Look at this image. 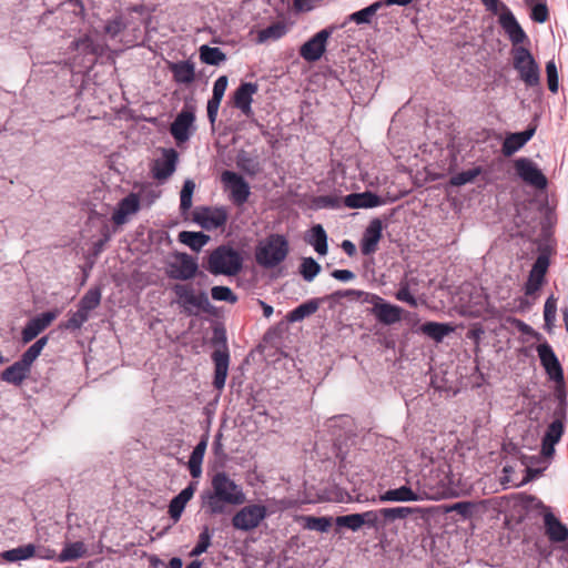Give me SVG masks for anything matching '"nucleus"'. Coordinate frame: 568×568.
Segmentation results:
<instances>
[{
  "label": "nucleus",
  "instance_id": "f257e3e1",
  "mask_svg": "<svg viewBox=\"0 0 568 568\" xmlns=\"http://www.w3.org/2000/svg\"><path fill=\"white\" fill-rule=\"evenodd\" d=\"M245 501V494L225 471H216L211 477L210 487L200 494V508L209 518L231 515L233 507Z\"/></svg>",
  "mask_w": 568,
  "mask_h": 568
},
{
  "label": "nucleus",
  "instance_id": "f03ea898",
  "mask_svg": "<svg viewBox=\"0 0 568 568\" xmlns=\"http://www.w3.org/2000/svg\"><path fill=\"white\" fill-rule=\"evenodd\" d=\"M417 490L422 500H439L458 495L450 466L447 464L432 467L427 473H423L417 480Z\"/></svg>",
  "mask_w": 568,
  "mask_h": 568
},
{
  "label": "nucleus",
  "instance_id": "7ed1b4c3",
  "mask_svg": "<svg viewBox=\"0 0 568 568\" xmlns=\"http://www.w3.org/2000/svg\"><path fill=\"white\" fill-rule=\"evenodd\" d=\"M242 254L229 244H222L212 250L202 266L212 275L235 276L243 268Z\"/></svg>",
  "mask_w": 568,
  "mask_h": 568
},
{
  "label": "nucleus",
  "instance_id": "20e7f679",
  "mask_svg": "<svg viewBox=\"0 0 568 568\" xmlns=\"http://www.w3.org/2000/svg\"><path fill=\"white\" fill-rule=\"evenodd\" d=\"M557 406L552 412V422L547 426L541 438V455L546 458H551L555 455V446L558 444L565 433L568 402L566 389H560L555 393Z\"/></svg>",
  "mask_w": 568,
  "mask_h": 568
},
{
  "label": "nucleus",
  "instance_id": "39448f33",
  "mask_svg": "<svg viewBox=\"0 0 568 568\" xmlns=\"http://www.w3.org/2000/svg\"><path fill=\"white\" fill-rule=\"evenodd\" d=\"M211 343L216 347L211 355L214 363V378L213 386L217 390H222L225 386L229 365H230V352L227 346L226 331L222 325H215L213 327V335Z\"/></svg>",
  "mask_w": 568,
  "mask_h": 568
},
{
  "label": "nucleus",
  "instance_id": "423d86ee",
  "mask_svg": "<svg viewBox=\"0 0 568 568\" xmlns=\"http://www.w3.org/2000/svg\"><path fill=\"white\" fill-rule=\"evenodd\" d=\"M525 508L536 511L537 515L542 517L545 535L551 542H564L568 539L567 526L539 498L531 495L527 496Z\"/></svg>",
  "mask_w": 568,
  "mask_h": 568
},
{
  "label": "nucleus",
  "instance_id": "0eeeda50",
  "mask_svg": "<svg viewBox=\"0 0 568 568\" xmlns=\"http://www.w3.org/2000/svg\"><path fill=\"white\" fill-rule=\"evenodd\" d=\"M290 251L288 241L282 234H270L266 240L256 247L255 258L264 268H273L280 265Z\"/></svg>",
  "mask_w": 568,
  "mask_h": 568
},
{
  "label": "nucleus",
  "instance_id": "6e6552de",
  "mask_svg": "<svg viewBox=\"0 0 568 568\" xmlns=\"http://www.w3.org/2000/svg\"><path fill=\"white\" fill-rule=\"evenodd\" d=\"M178 303L189 315H196L199 312L212 314L213 305L210 303L206 292H195L191 284H175L172 287Z\"/></svg>",
  "mask_w": 568,
  "mask_h": 568
},
{
  "label": "nucleus",
  "instance_id": "1a4fd4ad",
  "mask_svg": "<svg viewBox=\"0 0 568 568\" xmlns=\"http://www.w3.org/2000/svg\"><path fill=\"white\" fill-rule=\"evenodd\" d=\"M513 65L519 79L527 88L540 85V68L526 47H516L513 49Z\"/></svg>",
  "mask_w": 568,
  "mask_h": 568
},
{
  "label": "nucleus",
  "instance_id": "9d476101",
  "mask_svg": "<svg viewBox=\"0 0 568 568\" xmlns=\"http://www.w3.org/2000/svg\"><path fill=\"white\" fill-rule=\"evenodd\" d=\"M334 523L337 528H347L352 531H357L363 526H366L367 528L374 530H379L385 526L382 515V508L375 510H367L364 513L337 516L334 519Z\"/></svg>",
  "mask_w": 568,
  "mask_h": 568
},
{
  "label": "nucleus",
  "instance_id": "9b49d317",
  "mask_svg": "<svg viewBox=\"0 0 568 568\" xmlns=\"http://www.w3.org/2000/svg\"><path fill=\"white\" fill-rule=\"evenodd\" d=\"M536 352L548 379L556 384L555 393L558 388L565 389L564 369L551 345L544 339L536 346Z\"/></svg>",
  "mask_w": 568,
  "mask_h": 568
},
{
  "label": "nucleus",
  "instance_id": "f8f14e48",
  "mask_svg": "<svg viewBox=\"0 0 568 568\" xmlns=\"http://www.w3.org/2000/svg\"><path fill=\"white\" fill-rule=\"evenodd\" d=\"M267 515V508L264 505H247L233 516L232 525L237 530L250 531L258 527Z\"/></svg>",
  "mask_w": 568,
  "mask_h": 568
},
{
  "label": "nucleus",
  "instance_id": "ddd939ff",
  "mask_svg": "<svg viewBox=\"0 0 568 568\" xmlns=\"http://www.w3.org/2000/svg\"><path fill=\"white\" fill-rule=\"evenodd\" d=\"M194 122V108L185 105L178 113L170 126V133L179 145L190 140L195 131Z\"/></svg>",
  "mask_w": 568,
  "mask_h": 568
},
{
  "label": "nucleus",
  "instance_id": "4468645a",
  "mask_svg": "<svg viewBox=\"0 0 568 568\" xmlns=\"http://www.w3.org/2000/svg\"><path fill=\"white\" fill-rule=\"evenodd\" d=\"M36 361V344L31 345L22 358L1 373V379L13 385H20L31 374Z\"/></svg>",
  "mask_w": 568,
  "mask_h": 568
},
{
  "label": "nucleus",
  "instance_id": "2eb2a0df",
  "mask_svg": "<svg viewBox=\"0 0 568 568\" xmlns=\"http://www.w3.org/2000/svg\"><path fill=\"white\" fill-rule=\"evenodd\" d=\"M335 29L334 26H329L315 33L300 48V55L307 62L320 60L326 50L327 40Z\"/></svg>",
  "mask_w": 568,
  "mask_h": 568
},
{
  "label": "nucleus",
  "instance_id": "dca6fc26",
  "mask_svg": "<svg viewBox=\"0 0 568 568\" xmlns=\"http://www.w3.org/2000/svg\"><path fill=\"white\" fill-rule=\"evenodd\" d=\"M221 180L230 191L231 200L235 205L241 206L247 202L251 190L248 183L241 174L226 170L222 173Z\"/></svg>",
  "mask_w": 568,
  "mask_h": 568
},
{
  "label": "nucleus",
  "instance_id": "f3484780",
  "mask_svg": "<svg viewBox=\"0 0 568 568\" xmlns=\"http://www.w3.org/2000/svg\"><path fill=\"white\" fill-rule=\"evenodd\" d=\"M516 174L528 185L536 189H545L547 186V178L538 168V165L528 158H519L515 161Z\"/></svg>",
  "mask_w": 568,
  "mask_h": 568
},
{
  "label": "nucleus",
  "instance_id": "a211bd4d",
  "mask_svg": "<svg viewBox=\"0 0 568 568\" xmlns=\"http://www.w3.org/2000/svg\"><path fill=\"white\" fill-rule=\"evenodd\" d=\"M229 219V212L224 206H203L194 213V222L202 229L212 231L223 227Z\"/></svg>",
  "mask_w": 568,
  "mask_h": 568
},
{
  "label": "nucleus",
  "instance_id": "6ab92c4d",
  "mask_svg": "<svg viewBox=\"0 0 568 568\" xmlns=\"http://www.w3.org/2000/svg\"><path fill=\"white\" fill-rule=\"evenodd\" d=\"M179 154L174 149H164L162 158L153 162L151 172L155 180L166 181L176 170Z\"/></svg>",
  "mask_w": 568,
  "mask_h": 568
},
{
  "label": "nucleus",
  "instance_id": "aec40b11",
  "mask_svg": "<svg viewBox=\"0 0 568 568\" xmlns=\"http://www.w3.org/2000/svg\"><path fill=\"white\" fill-rule=\"evenodd\" d=\"M383 223L379 219H373L365 229L359 242L361 252L368 256L378 250V243L382 239Z\"/></svg>",
  "mask_w": 568,
  "mask_h": 568
},
{
  "label": "nucleus",
  "instance_id": "412c9836",
  "mask_svg": "<svg viewBox=\"0 0 568 568\" xmlns=\"http://www.w3.org/2000/svg\"><path fill=\"white\" fill-rule=\"evenodd\" d=\"M499 24L505 31V33L508 36L514 48L520 47L519 44L528 40L526 32L524 31V29L521 28V26L519 24L516 17L510 10L500 13Z\"/></svg>",
  "mask_w": 568,
  "mask_h": 568
},
{
  "label": "nucleus",
  "instance_id": "4be33fe9",
  "mask_svg": "<svg viewBox=\"0 0 568 568\" xmlns=\"http://www.w3.org/2000/svg\"><path fill=\"white\" fill-rule=\"evenodd\" d=\"M178 264L171 265L170 277L180 281H187L199 273V264L195 257L186 253L178 254Z\"/></svg>",
  "mask_w": 568,
  "mask_h": 568
},
{
  "label": "nucleus",
  "instance_id": "5701e85b",
  "mask_svg": "<svg viewBox=\"0 0 568 568\" xmlns=\"http://www.w3.org/2000/svg\"><path fill=\"white\" fill-rule=\"evenodd\" d=\"M141 207L140 197L136 193H130L123 197L112 214V221L116 225H122L128 221V216L139 212Z\"/></svg>",
  "mask_w": 568,
  "mask_h": 568
},
{
  "label": "nucleus",
  "instance_id": "b1692460",
  "mask_svg": "<svg viewBox=\"0 0 568 568\" xmlns=\"http://www.w3.org/2000/svg\"><path fill=\"white\" fill-rule=\"evenodd\" d=\"M257 84L243 82L233 93V104L240 109L243 114L248 115L252 112L253 95L257 92Z\"/></svg>",
  "mask_w": 568,
  "mask_h": 568
},
{
  "label": "nucleus",
  "instance_id": "393cba45",
  "mask_svg": "<svg viewBox=\"0 0 568 568\" xmlns=\"http://www.w3.org/2000/svg\"><path fill=\"white\" fill-rule=\"evenodd\" d=\"M384 203L385 201L381 196L371 191L351 193L343 199V204L349 209H372Z\"/></svg>",
  "mask_w": 568,
  "mask_h": 568
},
{
  "label": "nucleus",
  "instance_id": "a878e982",
  "mask_svg": "<svg viewBox=\"0 0 568 568\" xmlns=\"http://www.w3.org/2000/svg\"><path fill=\"white\" fill-rule=\"evenodd\" d=\"M535 132V126H528L521 132L507 134L501 145L503 154L505 156H511L515 154L534 136Z\"/></svg>",
  "mask_w": 568,
  "mask_h": 568
},
{
  "label": "nucleus",
  "instance_id": "bb28decb",
  "mask_svg": "<svg viewBox=\"0 0 568 568\" xmlns=\"http://www.w3.org/2000/svg\"><path fill=\"white\" fill-rule=\"evenodd\" d=\"M196 489V483L191 481L169 504V515L174 523L179 521L186 504L192 499Z\"/></svg>",
  "mask_w": 568,
  "mask_h": 568
},
{
  "label": "nucleus",
  "instance_id": "cd10ccee",
  "mask_svg": "<svg viewBox=\"0 0 568 568\" xmlns=\"http://www.w3.org/2000/svg\"><path fill=\"white\" fill-rule=\"evenodd\" d=\"M369 312L375 316L377 322L384 325H393L400 321L403 310L385 301L383 304L372 307Z\"/></svg>",
  "mask_w": 568,
  "mask_h": 568
},
{
  "label": "nucleus",
  "instance_id": "c85d7f7f",
  "mask_svg": "<svg viewBox=\"0 0 568 568\" xmlns=\"http://www.w3.org/2000/svg\"><path fill=\"white\" fill-rule=\"evenodd\" d=\"M379 501H395V503H406V501H417L422 500L420 494L418 490H413L409 486L404 485L398 488L388 489L379 495Z\"/></svg>",
  "mask_w": 568,
  "mask_h": 568
},
{
  "label": "nucleus",
  "instance_id": "c756f323",
  "mask_svg": "<svg viewBox=\"0 0 568 568\" xmlns=\"http://www.w3.org/2000/svg\"><path fill=\"white\" fill-rule=\"evenodd\" d=\"M173 80L179 84H190L195 79V67L190 60L172 62L169 65Z\"/></svg>",
  "mask_w": 568,
  "mask_h": 568
},
{
  "label": "nucleus",
  "instance_id": "7c9ffc66",
  "mask_svg": "<svg viewBox=\"0 0 568 568\" xmlns=\"http://www.w3.org/2000/svg\"><path fill=\"white\" fill-rule=\"evenodd\" d=\"M305 241L313 246L320 255L327 254V233L322 224H315L305 236Z\"/></svg>",
  "mask_w": 568,
  "mask_h": 568
},
{
  "label": "nucleus",
  "instance_id": "2f4dec72",
  "mask_svg": "<svg viewBox=\"0 0 568 568\" xmlns=\"http://www.w3.org/2000/svg\"><path fill=\"white\" fill-rule=\"evenodd\" d=\"M207 446V438L203 437L193 448L189 458V470L193 478H199L202 475V463Z\"/></svg>",
  "mask_w": 568,
  "mask_h": 568
},
{
  "label": "nucleus",
  "instance_id": "473e14b6",
  "mask_svg": "<svg viewBox=\"0 0 568 568\" xmlns=\"http://www.w3.org/2000/svg\"><path fill=\"white\" fill-rule=\"evenodd\" d=\"M454 331V327L448 323L425 322L420 325L419 332L440 343L447 335Z\"/></svg>",
  "mask_w": 568,
  "mask_h": 568
},
{
  "label": "nucleus",
  "instance_id": "72a5a7b5",
  "mask_svg": "<svg viewBox=\"0 0 568 568\" xmlns=\"http://www.w3.org/2000/svg\"><path fill=\"white\" fill-rule=\"evenodd\" d=\"M320 307V301L317 298L308 300L297 307L287 313L286 320L290 323L301 322L305 317L314 314Z\"/></svg>",
  "mask_w": 568,
  "mask_h": 568
},
{
  "label": "nucleus",
  "instance_id": "f704fd0d",
  "mask_svg": "<svg viewBox=\"0 0 568 568\" xmlns=\"http://www.w3.org/2000/svg\"><path fill=\"white\" fill-rule=\"evenodd\" d=\"M288 31V27L283 21L274 22L257 32V42L264 43L268 40L276 41L283 38Z\"/></svg>",
  "mask_w": 568,
  "mask_h": 568
},
{
  "label": "nucleus",
  "instance_id": "c9c22d12",
  "mask_svg": "<svg viewBox=\"0 0 568 568\" xmlns=\"http://www.w3.org/2000/svg\"><path fill=\"white\" fill-rule=\"evenodd\" d=\"M179 241L192 251L200 252L210 241V236L202 232L182 231L179 233Z\"/></svg>",
  "mask_w": 568,
  "mask_h": 568
},
{
  "label": "nucleus",
  "instance_id": "e433bc0d",
  "mask_svg": "<svg viewBox=\"0 0 568 568\" xmlns=\"http://www.w3.org/2000/svg\"><path fill=\"white\" fill-rule=\"evenodd\" d=\"M549 251L547 248L540 250V254L537 256L536 261L532 264V267L529 272V277L536 280V282H542L545 280V275L549 267Z\"/></svg>",
  "mask_w": 568,
  "mask_h": 568
},
{
  "label": "nucleus",
  "instance_id": "4c0bfd02",
  "mask_svg": "<svg viewBox=\"0 0 568 568\" xmlns=\"http://www.w3.org/2000/svg\"><path fill=\"white\" fill-rule=\"evenodd\" d=\"M200 59L209 65H220L226 60V54L217 47L203 44L200 48Z\"/></svg>",
  "mask_w": 568,
  "mask_h": 568
},
{
  "label": "nucleus",
  "instance_id": "58836bf2",
  "mask_svg": "<svg viewBox=\"0 0 568 568\" xmlns=\"http://www.w3.org/2000/svg\"><path fill=\"white\" fill-rule=\"evenodd\" d=\"M87 555V547L83 541H74L67 544L59 555V561H72Z\"/></svg>",
  "mask_w": 568,
  "mask_h": 568
},
{
  "label": "nucleus",
  "instance_id": "ea45409f",
  "mask_svg": "<svg viewBox=\"0 0 568 568\" xmlns=\"http://www.w3.org/2000/svg\"><path fill=\"white\" fill-rule=\"evenodd\" d=\"M36 552V546L33 544H28L24 546H20L10 550H6L1 552V558L9 562H14L19 560H26L33 557Z\"/></svg>",
  "mask_w": 568,
  "mask_h": 568
},
{
  "label": "nucleus",
  "instance_id": "a19ab883",
  "mask_svg": "<svg viewBox=\"0 0 568 568\" xmlns=\"http://www.w3.org/2000/svg\"><path fill=\"white\" fill-rule=\"evenodd\" d=\"M383 8V4L381 0L373 2L368 7L358 10L356 12H353L348 16V21H353L356 24H367L371 23L373 17L376 14V12Z\"/></svg>",
  "mask_w": 568,
  "mask_h": 568
},
{
  "label": "nucleus",
  "instance_id": "79ce46f5",
  "mask_svg": "<svg viewBox=\"0 0 568 568\" xmlns=\"http://www.w3.org/2000/svg\"><path fill=\"white\" fill-rule=\"evenodd\" d=\"M101 303L100 287H91L80 300L78 307L90 315Z\"/></svg>",
  "mask_w": 568,
  "mask_h": 568
},
{
  "label": "nucleus",
  "instance_id": "37998d69",
  "mask_svg": "<svg viewBox=\"0 0 568 568\" xmlns=\"http://www.w3.org/2000/svg\"><path fill=\"white\" fill-rule=\"evenodd\" d=\"M418 507H407V506H398L390 508H382V515L384 523L394 521L397 519H405L409 515L419 511Z\"/></svg>",
  "mask_w": 568,
  "mask_h": 568
},
{
  "label": "nucleus",
  "instance_id": "c03bdc74",
  "mask_svg": "<svg viewBox=\"0 0 568 568\" xmlns=\"http://www.w3.org/2000/svg\"><path fill=\"white\" fill-rule=\"evenodd\" d=\"M302 519L304 523L303 527L305 529L315 530L320 532H327L333 523V518L328 516H304Z\"/></svg>",
  "mask_w": 568,
  "mask_h": 568
},
{
  "label": "nucleus",
  "instance_id": "a18cd8bd",
  "mask_svg": "<svg viewBox=\"0 0 568 568\" xmlns=\"http://www.w3.org/2000/svg\"><path fill=\"white\" fill-rule=\"evenodd\" d=\"M556 314H557V300L554 297V295H550L546 300L545 305H544V320H545L544 328L548 333H551V331L555 326Z\"/></svg>",
  "mask_w": 568,
  "mask_h": 568
},
{
  "label": "nucleus",
  "instance_id": "49530a36",
  "mask_svg": "<svg viewBox=\"0 0 568 568\" xmlns=\"http://www.w3.org/2000/svg\"><path fill=\"white\" fill-rule=\"evenodd\" d=\"M212 537L213 531L207 526H204L199 535L195 547L190 552V556L199 557L205 552L211 546Z\"/></svg>",
  "mask_w": 568,
  "mask_h": 568
},
{
  "label": "nucleus",
  "instance_id": "de8ad7c7",
  "mask_svg": "<svg viewBox=\"0 0 568 568\" xmlns=\"http://www.w3.org/2000/svg\"><path fill=\"white\" fill-rule=\"evenodd\" d=\"M321 272V265L313 257H304L300 266V273L304 281L312 282Z\"/></svg>",
  "mask_w": 568,
  "mask_h": 568
},
{
  "label": "nucleus",
  "instance_id": "09e8293b",
  "mask_svg": "<svg viewBox=\"0 0 568 568\" xmlns=\"http://www.w3.org/2000/svg\"><path fill=\"white\" fill-rule=\"evenodd\" d=\"M481 173V168L476 166L466 171L458 172L450 178V184L462 186L471 183Z\"/></svg>",
  "mask_w": 568,
  "mask_h": 568
},
{
  "label": "nucleus",
  "instance_id": "8fccbe9b",
  "mask_svg": "<svg viewBox=\"0 0 568 568\" xmlns=\"http://www.w3.org/2000/svg\"><path fill=\"white\" fill-rule=\"evenodd\" d=\"M343 204V199L337 195H318L313 199V206L315 209H339Z\"/></svg>",
  "mask_w": 568,
  "mask_h": 568
},
{
  "label": "nucleus",
  "instance_id": "3c124183",
  "mask_svg": "<svg viewBox=\"0 0 568 568\" xmlns=\"http://www.w3.org/2000/svg\"><path fill=\"white\" fill-rule=\"evenodd\" d=\"M195 183L192 180H185L180 193V210L186 212L192 206V196Z\"/></svg>",
  "mask_w": 568,
  "mask_h": 568
},
{
  "label": "nucleus",
  "instance_id": "603ef678",
  "mask_svg": "<svg viewBox=\"0 0 568 568\" xmlns=\"http://www.w3.org/2000/svg\"><path fill=\"white\" fill-rule=\"evenodd\" d=\"M211 296L214 301L227 302L231 304H235L239 300L230 287L222 285L213 286L211 288Z\"/></svg>",
  "mask_w": 568,
  "mask_h": 568
},
{
  "label": "nucleus",
  "instance_id": "864d4df0",
  "mask_svg": "<svg viewBox=\"0 0 568 568\" xmlns=\"http://www.w3.org/2000/svg\"><path fill=\"white\" fill-rule=\"evenodd\" d=\"M89 314L78 307L77 312L72 313L68 321L64 323L67 329H80L82 325L89 320Z\"/></svg>",
  "mask_w": 568,
  "mask_h": 568
},
{
  "label": "nucleus",
  "instance_id": "5fc2aeb1",
  "mask_svg": "<svg viewBox=\"0 0 568 568\" xmlns=\"http://www.w3.org/2000/svg\"><path fill=\"white\" fill-rule=\"evenodd\" d=\"M546 75L549 91L556 93L558 91V71L554 60L546 63Z\"/></svg>",
  "mask_w": 568,
  "mask_h": 568
},
{
  "label": "nucleus",
  "instance_id": "6e6d98bb",
  "mask_svg": "<svg viewBox=\"0 0 568 568\" xmlns=\"http://www.w3.org/2000/svg\"><path fill=\"white\" fill-rule=\"evenodd\" d=\"M549 18L547 1L530 8V19L537 23H545Z\"/></svg>",
  "mask_w": 568,
  "mask_h": 568
},
{
  "label": "nucleus",
  "instance_id": "4d7b16f0",
  "mask_svg": "<svg viewBox=\"0 0 568 568\" xmlns=\"http://www.w3.org/2000/svg\"><path fill=\"white\" fill-rule=\"evenodd\" d=\"M125 23L121 17H116L105 24V32L110 34L112 38L120 34L125 29Z\"/></svg>",
  "mask_w": 568,
  "mask_h": 568
},
{
  "label": "nucleus",
  "instance_id": "13d9d810",
  "mask_svg": "<svg viewBox=\"0 0 568 568\" xmlns=\"http://www.w3.org/2000/svg\"><path fill=\"white\" fill-rule=\"evenodd\" d=\"M514 324L521 334L529 335L537 341L544 339V336L539 332L535 331L530 325L526 324L524 321L515 318Z\"/></svg>",
  "mask_w": 568,
  "mask_h": 568
},
{
  "label": "nucleus",
  "instance_id": "bf43d9fd",
  "mask_svg": "<svg viewBox=\"0 0 568 568\" xmlns=\"http://www.w3.org/2000/svg\"><path fill=\"white\" fill-rule=\"evenodd\" d=\"M226 88H227V77L226 75L219 77L213 84L212 98H215V99H219L220 101H222Z\"/></svg>",
  "mask_w": 568,
  "mask_h": 568
},
{
  "label": "nucleus",
  "instance_id": "052dcab7",
  "mask_svg": "<svg viewBox=\"0 0 568 568\" xmlns=\"http://www.w3.org/2000/svg\"><path fill=\"white\" fill-rule=\"evenodd\" d=\"M475 504L471 501H459L452 506V510L456 511L464 518H468L473 515Z\"/></svg>",
  "mask_w": 568,
  "mask_h": 568
},
{
  "label": "nucleus",
  "instance_id": "680f3d73",
  "mask_svg": "<svg viewBox=\"0 0 568 568\" xmlns=\"http://www.w3.org/2000/svg\"><path fill=\"white\" fill-rule=\"evenodd\" d=\"M396 298L400 302L407 303L412 307H415L417 305V301L415 296L410 293L409 287L407 285L402 286L397 291Z\"/></svg>",
  "mask_w": 568,
  "mask_h": 568
},
{
  "label": "nucleus",
  "instance_id": "e2e57ef3",
  "mask_svg": "<svg viewBox=\"0 0 568 568\" xmlns=\"http://www.w3.org/2000/svg\"><path fill=\"white\" fill-rule=\"evenodd\" d=\"M221 101L215 98H210L207 101L206 110H207V119L212 125H214L219 112Z\"/></svg>",
  "mask_w": 568,
  "mask_h": 568
},
{
  "label": "nucleus",
  "instance_id": "0e129e2a",
  "mask_svg": "<svg viewBox=\"0 0 568 568\" xmlns=\"http://www.w3.org/2000/svg\"><path fill=\"white\" fill-rule=\"evenodd\" d=\"M483 4L486 7V10L489 12L497 14L499 11L506 12L510 10L503 1L500 0H480Z\"/></svg>",
  "mask_w": 568,
  "mask_h": 568
},
{
  "label": "nucleus",
  "instance_id": "69168bd1",
  "mask_svg": "<svg viewBox=\"0 0 568 568\" xmlns=\"http://www.w3.org/2000/svg\"><path fill=\"white\" fill-rule=\"evenodd\" d=\"M55 312H44L38 315V334L47 328L50 323L55 318Z\"/></svg>",
  "mask_w": 568,
  "mask_h": 568
},
{
  "label": "nucleus",
  "instance_id": "338daca9",
  "mask_svg": "<svg viewBox=\"0 0 568 568\" xmlns=\"http://www.w3.org/2000/svg\"><path fill=\"white\" fill-rule=\"evenodd\" d=\"M332 277L341 282H348L355 278L354 272L349 270H334L331 273Z\"/></svg>",
  "mask_w": 568,
  "mask_h": 568
},
{
  "label": "nucleus",
  "instance_id": "774afa93",
  "mask_svg": "<svg viewBox=\"0 0 568 568\" xmlns=\"http://www.w3.org/2000/svg\"><path fill=\"white\" fill-rule=\"evenodd\" d=\"M361 298H362V302L372 304V307H375V305H379L385 302V300L383 297H381L379 295L374 294V293H368V292H363V295Z\"/></svg>",
  "mask_w": 568,
  "mask_h": 568
}]
</instances>
